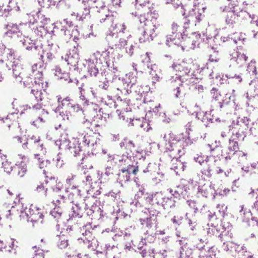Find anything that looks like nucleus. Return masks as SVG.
<instances>
[{
	"mask_svg": "<svg viewBox=\"0 0 258 258\" xmlns=\"http://www.w3.org/2000/svg\"><path fill=\"white\" fill-rule=\"evenodd\" d=\"M108 52L103 51L101 54V57L99 59V63L100 66L98 68L99 70V74H100L102 76H106V69L109 66V60L106 57H109Z\"/></svg>",
	"mask_w": 258,
	"mask_h": 258,
	"instance_id": "0eeeda50",
	"label": "nucleus"
},
{
	"mask_svg": "<svg viewBox=\"0 0 258 258\" xmlns=\"http://www.w3.org/2000/svg\"><path fill=\"white\" fill-rule=\"evenodd\" d=\"M82 3H84V7L83 8L82 15L80 16L79 17L78 15L77 16V18H78L79 20H81V21H83L84 20V19H85L87 16H89L90 15V12H92V9H91V7H90L89 6H86V7L85 6L86 1H85L84 0H83Z\"/></svg>",
	"mask_w": 258,
	"mask_h": 258,
	"instance_id": "7c9ffc66",
	"label": "nucleus"
},
{
	"mask_svg": "<svg viewBox=\"0 0 258 258\" xmlns=\"http://www.w3.org/2000/svg\"><path fill=\"white\" fill-rule=\"evenodd\" d=\"M87 63V70L88 72L91 76L96 77L99 74V66H100L99 63V59H96L95 62L92 59H88L86 60Z\"/></svg>",
	"mask_w": 258,
	"mask_h": 258,
	"instance_id": "9d476101",
	"label": "nucleus"
},
{
	"mask_svg": "<svg viewBox=\"0 0 258 258\" xmlns=\"http://www.w3.org/2000/svg\"><path fill=\"white\" fill-rule=\"evenodd\" d=\"M82 141L88 147H94L95 145L97 144L99 139L97 138L96 135H89L87 134L84 136Z\"/></svg>",
	"mask_w": 258,
	"mask_h": 258,
	"instance_id": "dca6fc26",
	"label": "nucleus"
},
{
	"mask_svg": "<svg viewBox=\"0 0 258 258\" xmlns=\"http://www.w3.org/2000/svg\"><path fill=\"white\" fill-rule=\"evenodd\" d=\"M226 77L228 79H230V78L236 79L238 80L239 82H241L242 81V78H241V76L239 75H233L232 74H227L226 75Z\"/></svg>",
	"mask_w": 258,
	"mask_h": 258,
	"instance_id": "680f3d73",
	"label": "nucleus"
},
{
	"mask_svg": "<svg viewBox=\"0 0 258 258\" xmlns=\"http://www.w3.org/2000/svg\"><path fill=\"white\" fill-rule=\"evenodd\" d=\"M71 111H66L65 112L63 111L59 112V116H60L63 120H69L71 116Z\"/></svg>",
	"mask_w": 258,
	"mask_h": 258,
	"instance_id": "5fc2aeb1",
	"label": "nucleus"
},
{
	"mask_svg": "<svg viewBox=\"0 0 258 258\" xmlns=\"http://www.w3.org/2000/svg\"><path fill=\"white\" fill-rule=\"evenodd\" d=\"M18 175L20 177H23L27 171V167L26 165L22 166L21 167H18Z\"/></svg>",
	"mask_w": 258,
	"mask_h": 258,
	"instance_id": "603ef678",
	"label": "nucleus"
},
{
	"mask_svg": "<svg viewBox=\"0 0 258 258\" xmlns=\"http://www.w3.org/2000/svg\"><path fill=\"white\" fill-rule=\"evenodd\" d=\"M7 54H8V57H13V58H15V51L12 49L8 48L7 49Z\"/></svg>",
	"mask_w": 258,
	"mask_h": 258,
	"instance_id": "774afa93",
	"label": "nucleus"
},
{
	"mask_svg": "<svg viewBox=\"0 0 258 258\" xmlns=\"http://www.w3.org/2000/svg\"><path fill=\"white\" fill-rule=\"evenodd\" d=\"M196 118L198 119H200L206 126L208 127L209 123L213 122V115L211 116V114L208 112H197Z\"/></svg>",
	"mask_w": 258,
	"mask_h": 258,
	"instance_id": "ddd939ff",
	"label": "nucleus"
},
{
	"mask_svg": "<svg viewBox=\"0 0 258 258\" xmlns=\"http://www.w3.org/2000/svg\"><path fill=\"white\" fill-rule=\"evenodd\" d=\"M119 171L121 172H129L130 175H131L132 172L133 174L136 175L139 171V167L138 166L129 165L126 168H122L119 170Z\"/></svg>",
	"mask_w": 258,
	"mask_h": 258,
	"instance_id": "2f4dec72",
	"label": "nucleus"
},
{
	"mask_svg": "<svg viewBox=\"0 0 258 258\" xmlns=\"http://www.w3.org/2000/svg\"><path fill=\"white\" fill-rule=\"evenodd\" d=\"M56 237L58 238L57 246L59 249H64L69 246V240L66 236L63 234L57 235Z\"/></svg>",
	"mask_w": 258,
	"mask_h": 258,
	"instance_id": "412c9836",
	"label": "nucleus"
},
{
	"mask_svg": "<svg viewBox=\"0 0 258 258\" xmlns=\"http://www.w3.org/2000/svg\"><path fill=\"white\" fill-rule=\"evenodd\" d=\"M251 120L247 117H244L241 118H239L237 121L236 125L237 127L239 126L241 129H243L246 132L249 129H251V124L250 122Z\"/></svg>",
	"mask_w": 258,
	"mask_h": 258,
	"instance_id": "a211bd4d",
	"label": "nucleus"
},
{
	"mask_svg": "<svg viewBox=\"0 0 258 258\" xmlns=\"http://www.w3.org/2000/svg\"><path fill=\"white\" fill-rule=\"evenodd\" d=\"M62 210L59 207L54 208L51 212L50 214L56 220H58L61 215Z\"/></svg>",
	"mask_w": 258,
	"mask_h": 258,
	"instance_id": "ea45409f",
	"label": "nucleus"
},
{
	"mask_svg": "<svg viewBox=\"0 0 258 258\" xmlns=\"http://www.w3.org/2000/svg\"><path fill=\"white\" fill-rule=\"evenodd\" d=\"M228 149L230 151L234 152L237 151L239 149L238 142L236 140L235 138H233V139H229Z\"/></svg>",
	"mask_w": 258,
	"mask_h": 258,
	"instance_id": "c9c22d12",
	"label": "nucleus"
},
{
	"mask_svg": "<svg viewBox=\"0 0 258 258\" xmlns=\"http://www.w3.org/2000/svg\"><path fill=\"white\" fill-rule=\"evenodd\" d=\"M211 93L213 94V98L215 100H219L221 97V94L220 91L218 89L215 88H213L211 91Z\"/></svg>",
	"mask_w": 258,
	"mask_h": 258,
	"instance_id": "09e8293b",
	"label": "nucleus"
},
{
	"mask_svg": "<svg viewBox=\"0 0 258 258\" xmlns=\"http://www.w3.org/2000/svg\"><path fill=\"white\" fill-rule=\"evenodd\" d=\"M31 93L34 95L36 100H37L38 101H41L43 100V94L41 90H39L38 89H37V90H35V89H32Z\"/></svg>",
	"mask_w": 258,
	"mask_h": 258,
	"instance_id": "a19ab883",
	"label": "nucleus"
},
{
	"mask_svg": "<svg viewBox=\"0 0 258 258\" xmlns=\"http://www.w3.org/2000/svg\"><path fill=\"white\" fill-rule=\"evenodd\" d=\"M148 26L147 28H145L143 32L142 37L139 38V41L141 43L145 42L146 41L150 42L152 41L156 36L157 34L155 33V30L157 29L156 24H154V22L151 25L146 24Z\"/></svg>",
	"mask_w": 258,
	"mask_h": 258,
	"instance_id": "39448f33",
	"label": "nucleus"
},
{
	"mask_svg": "<svg viewBox=\"0 0 258 258\" xmlns=\"http://www.w3.org/2000/svg\"><path fill=\"white\" fill-rule=\"evenodd\" d=\"M72 204L71 211L69 214V220L72 219L73 218H80L82 217L84 213V208L82 205L78 203L75 204L74 202H72Z\"/></svg>",
	"mask_w": 258,
	"mask_h": 258,
	"instance_id": "1a4fd4ad",
	"label": "nucleus"
},
{
	"mask_svg": "<svg viewBox=\"0 0 258 258\" xmlns=\"http://www.w3.org/2000/svg\"><path fill=\"white\" fill-rule=\"evenodd\" d=\"M39 5L42 7L49 8L51 5H55V2L53 0H37Z\"/></svg>",
	"mask_w": 258,
	"mask_h": 258,
	"instance_id": "4c0bfd02",
	"label": "nucleus"
},
{
	"mask_svg": "<svg viewBox=\"0 0 258 258\" xmlns=\"http://www.w3.org/2000/svg\"><path fill=\"white\" fill-rule=\"evenodd\" d=\"M60 32L64 36H68V39L71 38L72 35L70 34V31L64 27L60 29Z\"/></svg>",
	"mask_w": 258,
	"mask_h": 258,
	"instance_id": "052dcab7",
	"label": "nucleus"
},
{
	"mask_svg": "<svg viewBox=\"0 0 258 258\" xmlns=\"http://www.w3.org/2000/svg\"><path fill=\"white\" fill-rule=\"evenodd\" d=\"M179 26L176 24L173 23L172 25V34L167 36L166 44L169 46L171 45L170 43H172L174 45L177 46H182V42L185 40H188L190 39V36H188L187 34L185 33V31L182 33L177 32Z\"/></svg>",
	"mask_w": 258,
	"mask_h": 258,
	"instance_id": "f257e3e1",
	"label": "nucleus"
},
{
	"mask_svg": "<svg viewBox=\"0 0 258 258\" xmlns=\"http://www.w3.org/2000/svg\"><path fill=\"white\" fill-rule=\"evenodd\" d=\"M89 2H93L96 4L94 6H91L92 11H96L99 13L100 9H103L105 8V3L103 0H88Z\"/></svg>",
	"mask_w": 258,
	"mask_h": 258,
	"instance_id": "393cba45",
	"label": "nucleus"
},
{
	"mask_svg": "<svg viewBox=\"0 0 258 258\" xmlns=\"http://www.w3.org/2000/svg\"><path fill=\"white\" fill-rule=\"evenodd\" d=\"M80 89V100L84 101V104L86 105H88L89 104V100L87 99L85 96V90L83 89L82 87H79Z\"/></svg>",
	"mask_w": 258,
	"mask_h": 258,
	"instance_id": "49530a36",
	"label": "nucleus"
},
{
	"mask_svg": "<svg viewBox=\"0 0 258 258\" xmlns=\"http://www.w3.org/2000/svg\"><path fill=\"white\" fill-rule=\"evenodd\" d=\"M67 149H68L71 153H73L75 156L79 155L80 153L82 151L81 147L79 144H73L72 145H70V143H69V145L67 147Z\"/></svg>",
	"mask_w": 258,
	"mask_h": 258,
	"instance_id": "c756f323",
	"label": "nucleus"
},
{
	"mask_svg": "<svg viewBox=\"0 0 258 258\" xmlns=\"http://www.w3.org/2000/svg\"><path fill=\"white\" fill-rule=\"evenodd\" d=\"M122 82L126 92L129 94L132 92V88L137 84V77L133 72L130 73L122 79Z\"/></svg>",
	"mask_w": 258,
	"mask_h": 258,
	"instance_id": "423d86ee",
	"label": "nucleus"
},
{
	"mask_svg": "<svg viewBox=\"0 0 258 258\" xmlns=\"http://www.w3.org/2000/svg\"><path fill=\"white\" fill-rule=\"evenodd\" d=\"M172 68L176 72H178L179 74L176 78L181 81L180 86H182V83L183 81L181 80V77L185 76L190 77L191 78H194L195 75L194 73L190 74L191 68L189 67V65L185 63L176 64L173 63L172 65Z\"/></svg>",
	"mask_w": 258,
	"mask_h": 258,
	"instance_id": "f03ea898",
	"label": "nucleus"
},
{
	"mask_svg": "<svg viewBox=\"0 0 258 258\" xmlns=\"http://www.w3.org/2000/svg\"><path fill=\"white\" fill-rule=\"evenodd\" d=\"M67 106L69 109V111L71 110L75 112H78L82 110V108L79 104H73L72 103H68Z\"/></svg>",
	"mask_w": 258,
	"mask_h": 258,
	"instance_id": "37998d69",
	"label": "nucleus"
},
{
	"mask_svg": "<svg viewBox=\"0 0 258 258\" xmlns=\"http://www.w3.org/2000/svg\"><path fill=\"white\" fill-rule=\"evenodd\" d=\"M198 192L200 193L202 196L205 198L212 197L214 199V194L215 191L214 184H204L202 185H199L198 188Z\"/></svg>",
	"mask_w": 258,
	"mask_h": 258,
	"instance_id": "6e6552de",
	"label": "nucleus"
},
{
	"mask_svg": "<svg viewBox=\"0 0 258 258\" xmlns=\"http://www.w3.org/2000/svg\"><path fill=\"white\" fill-rule=\"evenodd\" d=\"M122 173L123 174L122 175V176L123 177V179H122L121 181H124V182L129 181L131 178V175H130V173L127 172H122Z\"/></svg>",
	"mask_w": 258,
	"mask_h": 258,
	"instance_id": "69168bd1",
	"label": "nucleus"
},
{
	"mask_svg": "<svg viewBox=\"0 0 258 258\" xmlns=\"http://www.w3.org/2000/svg\"><path fill=\"white\" fill-rule=\"evenodd\" d=\"M29 26L36 35L40 37H42L48 33H53V31H50L47 27L35 26V21L32 23L30 22Z\"/></svg>",
	"mask_w": 258,
	"mask_h": 258,
	"instance_id": "9b49d317",
	"label": "nucleus"
},
{
	"mask_svg": "<svg viewBox=\"0 0 258 258\" xmlns=\"http://www.w3.org/2000/svg\"><path fill=\"white\" fill-rule=\"evenodd\" d=\"M135 147V144L132 141H129L126 144L125 149L130 150L131 151H132V148H134Z\"/></svg>",
	"mask_w": 258,
	"mask_h": 258,
	"instance_id": "338daca9",
	"label": "nucleus"
},
{
	"mask_svg": "<svg viewBox=\"0 0 258 258\" xmlns=\"http://www.w3.org/2000/svg\"><path fill=\"white\" fill-rule=\"evenodd\" d=\"M229 191L230 189L228 188H225L223 190L220 189H215V191L214 194V199L216 198L217 196H219L221 197L226 196Z\"/></svg>",
	"mask_w": 258,
	"mask_h": 258,
	"instance_id": "58836bf2",
	"label": "nucleus"
},
{
	"mask_svg": "<svg viewBox=\"0 0 258 258\" xmlns=\"http://www.w3.org/2000/svg\"><path fill=\"white\" fill-rule=\"evenodd\" d=\"M228 1L230 2L228 4V6L220 7V9L222 12H227L228 13L240 12L241 14H243V11L242 10H240V11H238V10L236 9V7L237 6V1L232 2L231 0H228Z\"/></svg>",
	"mask_w": 258,
	"mask_h": 258,
	"instance_id": "f3484780",
	"label": "nucleus"
},
{
	"mask_svg": "<svg viewBox=\"0 0 258 258\" xmlns=\"http://www.w3.org/2000/svg\"><path fill=\"white\" fill-rule=\"evenodd\" d=\"M2 165L4 171L9 174H10L13 169V167L12 166H10L9 162L7 161L3 162Z\"/></svg>",
	"mask_w": 258,
	"mask_h": 258,
	"instance_id": "8fccbe9b",
	"label": "nucleus"
},
{
	"mask_svg": "<svg viewBox=\"0 0 258 258\" xmlns=\"http://www.w3.org/2000/svg\"><path fill=\"white\" fill-rule=\"evenodd\" d=\"M219 233V230L215 227L212 228H209L207 231V233L210 236L212 235H216L217 236Z\"/></svg>",
	"mask_w": 258,
	"mask_h": 258,
	"instance_id": "13d9d810",
	"label": "nucleus"
},
{
	"mask_svg": "<svg viewBox=\"0 0 258 258\" xmlns=\"http://www.w3.org/2000/svg\"><path fill=\"white\" fill-rule=\"evenodd\" d=\"M204 16L205 15L200 12L199 10H197L196 8L192 9L191 10L189 11L188 15L184 17L185 20L183 28L186 29V25L190 23H194L196 25L197 23H200L202 21Z\"/></svg>",
	"mask_w": 258,
	"mask_h": 258,
	"instance_id": "20e7f679",
	"label": "nucleus"
},
{
	"mask_svg": "<svg viewBox=\"0 0 258 258\" xmlns=\"http://www.w3.org/2000/svg\"><path fill=\"white\" fill-rule=\"evenodd\" d=\"M107 58L109 60V66L108 67V71H111L113 74H115L118 71L117 68L114 67L113 61H111L110 59H108V57Z\"/></svg>",
	"mask_w": 258,
	"mask_h": 258,
	"instance_id": "6e6d98bb",
	"label": "nucleus"
},
{
	"mask_svg": "<svg viewBox=\"0 0 258 258\" xmlns=\"http://www.w3.org/2000/svg\"><path fill=\"white\" fill-rule=\"evenodd\" d=\"M146 227L150 229L154 225L156 227L158 224L157 218H153V217H147L146 218Z\"/></svg>",
	"mask_w": 258,
	"mask_h": 258,
	"instance_id": "f704fd0d",
	"label": "nucleus"
},
{
	"mask_svg": "<svg viewBox=\"0 0 258 258\" xmlns=\"http://www.w3.org/2000/svg\"><path fill=\"white\" fill-rule=\"evenodd\" d=\"M212 49L213 50V53L210 55L209 60L211 62H218L219 60L218 57V51H216L214 47H212Z\"/></svg>",
	"mask_w": 258,
	"mask_h": 258,
	"instance_id": "a18cd8bd",
	"label": "nucleus"
},
{
	"mask_svg": "<svg viewBox=\"0 0 258 258\" xmlns=\"http://www.w3.org/2000/svg\"><path fill=\"white\" fill-rule=\"evenodd\" d=\"M87 206V205L86 204L85 207L84 208V210L85 209L86 210V214L88 216H90L93 214L96 215V212H100V207L95 203H94L90 209H88Z\"/></svg>",
	"mask_w": 258,
	"mask_h": 258,
	"instance_id": "bb28decb",
	"label": "nucleus"
},
{
	"mask_svg": "<svg viewBox=\"0 0 258 258\" xmlns=\"http://www.w3.org/2000/svg\"><path fill=\"white\" fill-rule=\"evenodd\" d=\"M247 59V57L243 53H240L237 55V57H233L231 58V61H237V60H242V63H244Z\"/></svg>",
	"mask_w": 258,
	"mask_h": 258,
	"instance_id": "de8ad7c7",
	"label": "nucleus"
},
{
	"mask_svg": "<svg viewBox=\"0 0 258 258\" xmlns=\"http://www.w3.org/2000/svg\"><path fill=\"white\" fill-rule=\"evenodd\" d=\"M148 192L145 191V189L144 188L141 187L139 189V191L135 195L134 197L135 200H139V199L143 197V199L145 201V195L148 194Z\"/></svg>",
	"mask_w": 258,
	"mask_h": 258,
	"instance_id": "c03bdc74",
	"label": "nucleus"
},
{
	"mask_svg": "<svg viewBox=\"0 0 258 258\" xmlns=\"http://www.w3.org/2000/svg\"><path fill=\"white\" fill-rule=\"evenodd\" d=\"M199 250L201 251V254L199 256L200 258H214L215 257L216 253L213 247L206 248L204 246L200 247Z\"/></svg>",
	"mask_w": 258,
	"mask_h": 258,
	"instance_id": "4468645a",
	"label": "nucleus"
},
{
	"mask_svg": "<svg viewBox=\"0 0 258 258\" xmlns=\"http://www.w3.org/2000/svg\"><path fill=\"white\" fill-rule=\"evenodd\" d=\"M246 222L248 226H258V219L256 217H251V219L247 220Z\"/></svg>",
	"mask_w": 258,
	"mask_h": 258,
	"instance_id": "4d7b16f0",
	"label": "nucleus"
},
{
	"mask_svg": "<svg viewBox=\"0 0 258 258\" xmlns=\"http://www.w3.org/2000/svg\"><path fill=\"white\" fill-rule=\"evenodd\" d=\"M109 86V81L107 80H106L104 81L103 82L101 83L99 86L100 88L104 89L107 90Z\"/></svg>",
	"mask_w": 258,
	"mask_h": 258,
	"instance_id": "0e129e2a",
	"label": "nucleus"
},
{
	"mask_svg": "<svg viewBox=\"0 0 258 258\" xmlns=\"http://www.w3.org/2000/svg\"><path fill=\"white\" fill-rule=\"evenodd\" d=\"M246 132L243 129H241V128H238V131L236 132L235 133H233V138H235L236 140H240L243 141L244 139V137H246L245 135Z\"/></svg>",
	"mask_w": 258,
	"mask_h": 258,
	"instance_id": "72a5a7b5",
	"label": "nucleus"
},
{
	"mask_svg": "<svg viewBox=\"0 0 258 258\" xmlns=\"http://www.w3.org/2000/svg\"><path fill=\"white\" fill-rule=\"evenodd\" d=\"M21 41L22 42L23 45L26 47V49L27 50H30L34 49L35 50H37L39 48V46H36L35 44L33 42V40L28 37L22 40Z\"/></svg>",
	"mask_w": 258,
	"mask_h": 258,
	"instance_id": "b1692460",
	"label": "nucleus"
},
{
	"mask_svg": "<svg viewBox=\"0 0 258 258\" xmlns=\"http://www.w3.org/2000/svg\"><path fill=\"white\" fill-rule=\"evenodd\" d=\"M79 59V54L77 49L75 48L70 51L69 54H68L67 57L65 58V60L68 62V64L74 67H76L78 66Z\"/></svg>",
	"mask_w": 258,
	"mask_h": 258,
	"instance_id": "f8f14e48",
	"label": "nucleus"
},
{
	"mask_svg": "<svg viewBox=\"0 0 258 258\" xmlns=\"http://www.w3.org/2000/svg\"><path fill=\"white\" fill-rule=\"evenodd\" d=\"M194 251L192 249L185 247L184 248L181 246L180 250V255L178 258L189 257V256L192 255Z\"/></svg>",
	"mask_w": 258,
	"mask_h": 258,
	"instance_id": "c85d7f7f",
	"label": "nucleus"
},
{
	"mask_svg": "<svg viewBox=\"0 0 258 258\" xmlns=\"http://www.w3.org/2000/svg\"><path fill=\"white\" fill-rule=\"evenodd\" d=\"M12 71L14 77L17 79V81L21 82L22 80V68L18 64H12Z\"/></svg>",
	"mask_w": 258,
	"mask_h": 258,
	"instance_id": "5701e85b",
	"label": "nucleus"
},
{
	"mask_svg": "<svg viewBox=\"0 0 258 258\" xmlns=\"http://www.w3.org/2000/svg\"><path fill=\"white\" fill-rule=\"evenodd\" d=\"M142 212L148 215V217H153V218H157L158 215L160 213L158 209L153 208L152 207L146 208Z\"/></svg>",
	"mask_w": 258,
	"mask_h": 258,
	"instance_id": "a878e982",
	"label": "nucleus"
},
{
	"mask_svg": "<svg viewBox=\"0 0 258 258\" xmlns=\"http://www.w3.org/2000/svg\"><path fill=\"white\" fill-rule=\"evenodd\" d=\"M69 143H70L69 140H58L55 141V144L56 146H58L59 147V149H62L64 148L65 150L67 149V147L69 145Z\"/></svg>",
	"mask_w": 258,
	"mask_h": 258,
	"instance_id": "e433bc0d",
	"label": "nucleus"
},
{
	"mask_svg": "<svg viewBox=\"0 0 258 258\" xmlns=\"http://www.w3.org/2000/svg\"><path fill=\"white\" fill-rule=\"evenodd\" d=\"M176 190H174L172 194L173 199L179 200L181 197L184 198L186 195L187 189H188L187 187L186 186H178Z\"/></svg>",
	"mask_w": 258,
	"mask_h": 258,
	"instance_id": "6ab92c4d",
	"label": "nucleus"
},
{
	"mask_svg": "<svg viewBox=\"0 0 258 258\" xmlns=\"http://www.w3.org/2000/svg\"><path fill=\"white\" fill-rule=\"evenodd\" d=\"M12 9L10 8V6H8L7 9L3 10L0 9V16L7 17L9 15V12L12 11Z\"/></svg>",
	"mask_w": 258,
	"mask_h": 258,
	"instance_id": "3c124183",
	"label": "nucleus"
},
{
	"mask_svg": "<svg viewBox=\"0 0 258 258\" xmlns=\"http://www.w3.org/2000/svg\"><path fill=\"white\" fill-rule=\"evenodd\" d=\"M38 76L37 78H36V77H35L33 79V81L31 80V83L32 84V85L33 87L37 85H38L39 86L40 84H41L42 85L43 84L42 80L40 79V78H41L42 76V73L39 71H38Z\"/></svg>",
	"mask_w": 258,
	"mask_h": 258,
	"instance_id": "79ce46f5",
	"label": "nucleus"
},
{
	"mask_svg": "<svg viewBox=\"0 0 258 258\" xmlns=\"http://www.w3.org/2000/svg\"><path fill=\"white\" fill-rule=\"evenodd\" d=\"M250 88L246 93V98L248 101L255 96H258V82L249 84Z\"/></svg>",
	"mask_w": 258,
	"mask_h": 258,
	"instance_id": "2eb2a0df",
	"label": "nucleus"
},
{
	"mask_svg": "<svg viewBox=\"0 0 258 258\" xmlns=\"http://www.w3.org/2000/svg\"><path fill=\"white\" fill-rule=\"evenodd\" d=\"M6 29H11L13 30V33H17L19 31V28L17 24H11L5 25Z\"/></svg>",
	"mask_w": 258,
	"mask_h": 258,
	"instance_id": "864d4df0",
	"label": "nucleus"
},
{
	"mask_svg": "<svg viewBox=\"0 0 258 258\" xmlns=\"http://www.w3.org/2000/svg\"><path fill=\"white\" fill-rule=\"evenodd\" d=\"M247 71L249 73L250 75L255 76L257 73L255 66V61L251 60L248 64L247 67Z\"/></svg>",
	"mask_w": 258,
	"mask_h": 258,
	"instance_id": "473e14b6",
	"label": "nucleus"
},
{
	"mask_svg": "<svg viewBox=\"0 0 258 258\" xmlns=\"http://www.w3.org/2000/svg\"><path fill=\"white\" fill-rule=\"evenodd\" d=\"M241 13L229 12L227 14L225 22L227 25H232L235 24L237 20V17L241 16Z\"/></svg>",
	"mask_w": 258,
	"mask_h": 258,
	"instance_id": "aec40b11",
	"label": "nucleus"
},
{
	"mask_svg": "<svg viewBox=\"0 0 258 258\" xmlns=\"http://www.w3.org/2000/svg\"><path fill=\"white\" fill-rule=\"evenodd\" d=\"M169 137H170V141H177L178 143L179 144H180L181 142L178 140L176 137L173 133H170L169 134ZM173 143H171L170 141L168 143V145L166 144V152H171L175 150V148L173 147Z\"/></svg>",
	"mask_w": 258,
	"mask_h": 258,
	"instance_id": "cd10ccee",
	"label": "nucleus"
},
{
	"mask_svg": "<svg viewBox=\"0 0 258 258\" xmlns=\"http://www.w3.org/2000/svg\"><path fill=\"white\" fill-rule=\"evenodd\" d=\"M50 164V161L49 160H42V161H40L39 167L42 169L45 167H47Z\"/></svg>",
	"mask_w": 258,
	"mask_h": 258,
	"instance_id": "e2e57ef3",
	"label": "nucleus"
},
{
	"mask_svg": "<svg viewBox=\"0 0 258 258\" xmlns=\"http://www.w3.org/2000/svg\"><path fill=\"white\" fill-rule=\"evenodd\" d=\"M44 55H45V56L46 57V58H47L48 61H50L53 59V58H54V55L51 52H46V53L45 54V53L43 52V54H41L40 55L41 59H43V58L44 57Z\"/></svg>",
	"mask_w": 258,
	"mask_h": 258,
	"instance_id": "bf43d9fd",
	"label": "nucleus"
},
{
	"mask_svg": "<svg viewBox=\"0 0 258 258\" xmlns=\"http://www.w3.org/2000/svg\"><path fill=\"white\" fill-rule=\"evenodd\" d=\"M162 204L161 206L163 207L164 209H166L168 208H172L175 207V203L176 201L173 199L172 197L170 198H166L163 197V200L161 201Z\"/></svg>",
	"mask_w": 258,
	"mask_h": 258,
	"instance_id": "4be33fe9",
	"label": "nucleus"
},
{
	"mask_svg": "<svg viewBox=\"0 0 258 258\" xmlns=\"http://www.w3.org/2000/svg\"><path fill=\"white\" fill-rule=\"evenodd\" d=\"M162 200L163 195L161 192H148L145 195V203L150 205L153 208L158 209L162 204Z\"/></svg>",
	"mask_w": 258,
	"mask_h": 258,
	"instance_id": "7ed1b4c3",
	"label": "nucleus"
}]
</instances>
